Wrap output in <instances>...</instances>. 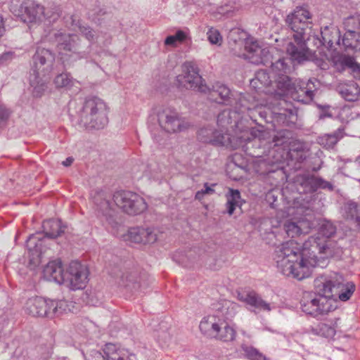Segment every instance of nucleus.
<instances>
[{
    "label": "nucleus",
    "instance_id": "nucleus-46",
    "mask_svg": "<svg viewBox=\"0 0 360 360\" xmlns=\"http://www.w3.org/2000/svg\"><path fill=\"white\" fill-rule=\"evenodd\" d=\"M345 26L349 27L350 25H354V27L359 31L360 30V15L357 16H351L347 18L345 22Z\"/></svg>",
    "mask_w": 360,
    "mask_h": 360
},
{
    "label": "nucleus",
    "instance_id": "nucleus-22",
    "mask_svg": "<svg viewBox=\"0 0 360 360\" xmlns=\"http://www.w3.org/2000/svg\"><path fill=\"white\" fill-rule=\"evenodd\" d=\"M25 311L33 316L51 318L49 300L41 297L30 298L25 304Z\"/></svg>",
    "mask_w": 360,
    "mask_h": 360
},
{
    "label": "nucleus",
    "instance_id": "nucleus-9",
    "mask_svg": "<svg viewBox=\"0 0 360 360\" xmlns=\"http://www.w3.org/2000/svg\"><path fill=\"white\" fill-rule=\"evenodd\" d=\"M11 11L22 22L27 24L39 23L45 19L51 22L58 18L57 11L49 15V13H45L44 6L34 0H25L18 10L12 6Z\"/></svg>",
    "mask_w": 360,
    "mask_h": 360
},
{
    "label": "nucleus",
    "instance_id": "nucleus-18",
    "mask_svg": "<svg viewBox=\"0 0 360 360\" xmlns=\"http://www.w3.org/2000/svg\"><path fill=\"white\" fill-rule=\"evenodd\" d=\"M78 37L75 34H60L57 37L58 49L61 58L64 59L63 55L65 53L63 51H68L71 53L69 55L72 60L87 58L86 52H77V41Z\"/></svg>",
    "mask_w": 360,
    "mask_h": 360
},
{
    "label": "nucleus",
    "instance_id": "nucleus-25",
    "mask_svg": "<svg viewBox=\"0 0 360 360\" xmlns=\"http://www.w3.org/2000/svg\"><path fill=\"white\" fill-rule=\"evenodd\" d=\"M223 316L220 311L216 314H211L203 317L200 322L199 328L200 332L205 336L213 338L216 332L219 328V325Z\"/></svg>",
    "mask_w": 360,
    "mask_h": 360
},
{
    "label": "nucleus",
    "instance_id": "nucleus-40",
    "mask_svg": "<svg viewBox=\"0 0 360 360\" xmlns=\"http://www.w3.org/2000/svg\"><path fill=\"white\" fill-rule=\"evenodd\" d=\"M338 62L343 70L350 69L354 77L360 79V65L356 63L353 57L342 55L340 56Z\"/></svg>",
    "mask_w": 360,
    "mask_h": 360
},
{
    "label": "nucleus",
    "instance_id": "nucleus-23",
    "mask_svg": "<svg viewBox=\"0 0 360 360\" xmlns=\"http://www.w3.org/2000/svg\"><path fill=\"white\" fill-rule=\"evenodd\" d=\"M300 185L306 193H314L318 189H323L329 191L334 190V186L329 181L321 177L311 174H304L300 176Z\"/></svg>",
    "mask_w": 360,
    "mask_h": 360
},
{
    "label": "nucleus",
    "instance_id": "nucleus-3",
    "mask_svg": "<svg viewBox=\"0 0 360 360\" xmlns=\"http://www.w3.org/2000/svg\"><path fill=\"white\" fill-rule=\"evenodd\" d=\"M111 195L100 191L93 196V201L98 213L105 219L107 225L116 231L120 223L117 220L114 205L129 215L140 214L146 210L148 205L144 198L129 191H118L112 195L114 204L110 202Z\"/></svg>",
    "mask_w": 360,
    "mask_h": 360
},
{
    "label": "nucleus",
    "instance_id": "nucleus-6",
    "mask_svg": "<svg viewBox=\"0 0 360 360\" xmlns=\"http://www.w3.org/2000/svg\"><path fill=\"white\" fill-rule=\"evenodd\" d=\"M105 103L97 97L89 98L79 111V124L86 129H102L108 123Z\"/></svg>",
    "mask_w": 360,
    "mask_h": 360
},
{
    "label": "nucleus",
    "instance_id": "nucleus-37",
    "mask_svg": "<svg viewBox=\"0 0 360 360\" xmlns=\"http://www.w3.org/2000/svg\"><path fill=\"white\" fill-rule=\"evenodd\" d=\"M71 26L73 30H76L81 33L88 41H94L97 39L96 32L89 25L82 23L79 20L75 18L74 16L70 17Z\"/></svg>",
    "mask_w": 360,
    "mask_h": 360
},
{
    "label": "nucleus",
    "instance_id": "nucleus-55",
    "mask_svg": "<svg viewBox=\"0 0 360 360\" xmlns=\"http://www.w3.org/2000/svg\"><path fill=\"white\" fill-rule=\"evenodd\" d=\"M277 113L280 114V115H286L285 113H284V112L283 113V112H277Z\"/></svg>",
    "mask_w": 360,
    "mask_h": 360
},
{
    "label": "nucleus",
    "instance_id": "nucleus-20",
    "mask_svg": "<svg viewBox=\"0 0 360 360\" xmlns=\"http://www.w3.org/2000/svg\"><path fill=\"white\" fill-rule=\"evenodd\" d=\"M236 297L240 302L259 311H270L271 310V304L263 300L262 297L254 290H238L237 291Z\"/></svg>",
    "mask_w": 360,
    "mask_h": 360
},
{
    "label": "nucleus",
    "instance_id": "nucleus-53",
    "mask_svg": "<svg viewBox=\"0 0 360 360\" xmlns=\"http://www.w3.org/2000/svg\"><path fill=\"white\" fill-rule=\"evenodd\" d=\"M56 11H57L58 13V17H59L60 16V11H59L58 8L54 7L51 11L49 10L48 8L47 9L45 8V13H49V15H51Z\"/></svg>",
    "mask_w": 360,
    "mask_h": 360
},
{
    "label": "nucleus",
    "instance_id": "nucleus-19",
    "mask_svg": "<svg viewBox=\"0 0 360 360\" xmlns=\"http://www.w3.org/2000/svg\"><path fill=\"white\" fill-rule=\"evenodd\" d=\"M198 139L214 146H228L231 144V135L221 130H214L212 127H204L198 132Z\"/></svg>",
    "mask_w": 360,
    "mask_h": 360
},
{
    "label": "nucleus",
    "instance_id": "nucleus-16",
    "mask_svg": "<svg viewBox=\"0 0 360 360\" xmlns=\"http://www.w3.org/2000/svg\"><path fill=\"white\" fill-rule=\"evenodd\" d=\"M158 231L154 227L136 226L130 228L124 237L131 243L152 244L158 240Z\"/></svg>",
    "mask_w": 360,
    "mask_h": 360
},
{
    "label": "nucleus",
    "instance_id": "nucleus-45",
    "mask_svg": "<svg viewBox=\"0 0 360 360\" xmlns=\"http://www.w3.org/2000/svg\"><path fill=\"white\" fill-rule=\"evenodd\" d=\"M247 356L251 359L252 360H265V357L262 356V354H259L255 349L254 348H246L245 349Z\"/></svg>",
    "mask_w": 360,
    "mask_h": 360
},
{
    "label": "nucleus",
    "instance_id": "nucleus-50",
    "mask_svg": "<svg viewBox=\"0 0 360 360\" xmlns=\"http://www.w3.org/2000/svg\"><path fill=\"white\" fill-rule=\"evenodd\" d=\"M176 40L174 35L168 36L165 41V45L174 46Z\"/></svg>",
    "mask_w": 360,
    "mask_h": 360
},
{
    "label": "nucleus",
    "instance_id": "nucleus-2",
    "mask_svg": "<svg viewBox=\"0 0 360 360\" xmlns=\"http://www.w3.org/2000/svg\"><path fill=\"white\" fill-rule=\"evenodd\" d=\"M342 276L335 274L327 278L320 276L314 281L315 293L305 295L301 301L304 312L314 316L322 315L333 310L332 300L338 297L348 300L354 291V285L345 284Z\"/></svg>",
    "mask_w": 360,
    "mask_h": 360
},
{
    "label": "nucleus",
    "instance_id": "nucleus-15",
    "mask_svg": "<svg viewBox=\"0 0 360 360\" xmlns=\"http://www.w3.org/2000/svg\"><path fill=\"white\" fill-rule=\"evenodd\" d=\"M245 50L246 58L253 64L271 67L276 59L274 56V52L276 51L274 48H262L255 41L246 42Z\"/></svg>",
    "mask_w": 360,
    "mask_h": 360
},
{
    "label": "nucleus",
    "instance_id": "nucleus-38",
    "mask_svg": "<svg viewBox=\"0 0 360 360\" xmlns=\"http://www.w3.org/2000/svg\"><path fill=\"white\" fill-rule=\"evenodd\" d=\"M335 322L333 321H327L326 322H321L311 328L314 334L323 336L326 338H332L335 334Z\"/></svg>",
    "mask_w": 360,
    "mask_h": 360
},
{
    "label": "nucleus",
    "instance_id": "nucleus-39",
    "mask_svg": "<svg viewBox=\"0 0 360 360\" xmlns=\"http://www.w3.org/2000/svg\"><path fill=\"white\" fill-rule=\"evenodd\" d=\"M226 212L229 215H232L236 210V207L241 206V197L238 190L229 188L228 193L226 195Z\"/></svg>",
    "mask_w": 360,
    "mask_h": 360
},
{
    "label": "nucleus",
    "instance_id": "nucleus-10",
    "mask_svg": "<svg viewBox=\"0 0 360 360\" xmlns=\"http://www.w3.org/2000/svg\"><path fill=\"white\" fill-rule=\"evenodd\" d=\"M156 116L160 127L168 133L181 131L189 127V123L179 113L170 107L157 110Z\"/></svg>",
    "mask_w": 360,
    "mask_h": 360
},
{
    "label": "nucleus",
    "instance_id": "nucleus-8",
    "mask_svg": "<svg viewBox=\"0 0 360 360\" xmlns=\"http://www.w3.org/2000/svg\"><path fill=\"white\" fill-rule=\"evenodd\" d=\"M290 56L276 58L271 66V72L273 75V79H275V85L281 91H285L291 85V79L289 76L295 68V63H300L307 59L309 54V50L305 52L304 59L298 60L294 58L292 55L287 51Z\"/></svg>",
    "mask_w": 360,
    "mask_h": 360
},
{
    "label": "nucleus",
    "instance_id": "nucleus-49",
    "mask_svg": "<svg viewBox=\"0 0 360 360\" xmlns=\"http://www.w3.org/2000/svg\"><path fill=\"white\" fill-rule=\"evenodd\" d=\"M205 195H212L214 193V190L209 185L208 183L204 184V188L200 190Z\"/></svg>",
    "mask_w": 360,
    "mask_h": 360
},
{
    "label": "nucleus",
    "instance_id": "nucleus-11",
    "mask_svg": "<svg viewBox=\"0 0 360 360\" xmlns=\"http://www.w3.org/2000/svg\"><path fill=\"white\" fill-rule=\"evenodd\" d=\"M235 108L233 111L230 109L224 110L217 116V125L224 132L228 133L229 128L237 127L240 114H245L252 110L247 98L241 94H239L238 102L236 103Z\"/></svg>",
    "mask_w": 360,
    "mask_h": 360
},
{
    "label": "nucleus",
    "instance_id": "nucleus-31",
    "mask_svg": "<svg viewBox=\"0 0 360 360\" xmlns=\"http://www.w3.org/2000/svg\"><path fill=\"white\" fill-rule=\"evenodd\" d=\"M51 318L67 312H74L75 303L66 300H49Z\"/></svg>",
    "mask_w": 360,
    "mask_h": 360
},
{
    "label": "nucleus",
    "instance_id": "nucleus-44",
    "mask_svg": "<svg viewBox=\"0 0 360 360\" xmlns=\"http://www.w3.org/2000/svg\"><path fill=\"white\" fill-rule=\"evenodd\" d=\"M288 131H280L274 138L276 146L283 145L287 142Z\"/></svg>",
    "mask_w": 360,
    "mask_h": 360
},
{
    "label": "nucleus",
    "instance_id": "nucleus-29",
    "mask_svg": "<svg viewBox=\"0 0 360 360\" xmlns=\"http://www.w3.org/2000/svg\"><path fill=\"white\" fill-rule=\"evenodd\" d=\"M281 96L290 94L293 100L302 103H309L313 100L314 91L304 86H292L285 91H281Z\"/></svg>",
    "mask_w": 360,
    "mask_h": 360
},
{
    "label": "nucleus",
    "instance_id": "nucleus-35",
    "mask_svg": "<svg viewBox=\"0 0 360 360\" xmlns=\"http://www.w3.org/2000/svg\"><path fill=\"white\" fill-rule=\"evenodd\" d=\"M89 20L96 25H101L105 20L111 16L110 12L107 11L105 7L100 5H95L92 8L89 9L87 13Z\"/></svg>",
    "mask_w": 360,
    "mask_h": 360
},
{
    "label": "nucleus",
    "instance_id": "nucleus-30",
    "mask_svg": "<svg viewBox=\"0 0 360 360\" xmlns=\"http://www.w3.org/2000/svg\"><path fill=\"white\" fill-rule=\"evenodd\" d=\"M309 229V223L304 220L297 221L288 220L284 224V229L288 236L291 238L308 233Z\"/></svg>",
    "mask_w": 360,
    "mask_h": 360
},
{
    "label": "nucleus",
    "instance_id": "nucleus-43",
    "mask_svg": "<svg viewBox=\"0 0 360 360\" xmlns=\"http://www.w3.org/2000/svg\"><path fill=\"white\" fill-rule=\"evenodd\" d=\"M207 39L211 44L219 45L221 44L222 41V37L217 29L213 27L210 28L207 32Z\"/></svg>",
    "mask_w": 360,
    "mask_h": 360
},
{
    "label": "nucleus",
    "instance_id": "nucleus-51",
    "mask_svg": "<svg viewBox=\"0 0 360 360\" xmlns=\"http://www.w3.org/2000/svg\"><path fill=\"white\" fill-rule=\"evenodd\" d=\"M5 32V28L4 25V18L2 15H0V37L3 36Z\"/></svg>",
    "mask_w": 360,
    "mask_h": 360
},
{
    "label": "nucleus",
    "instance_id": "nucleus-14",
    "mask_svg": "<svg viewBox=\"0 0 360 360\" xmlns=\"http://www.w3.org/2000/svg\"><path fill=\"white\" fill-rule=\"evenodd\" d=\"M87 277L86 266L77 261H72L65 273V279L63 283H65L73 290L82 289L86 286Z\"/></svg>",
    "mask_w": 360,
    "mask_h": 360
},
{
    "label": "nucleus",
    "instance_id": "nucleus-48",
    "mask_svg": "<svg viewBox=\"0 0 360 360\" xmlns=\"http://www.w3.org/2000/svg\"><path fill=\"white\" fill-rule=\"evenodd\" d=\"M174 36L176 41H180V42L184 41L186 38V35L185 32L181 30H178L175 33V34H174Z\"/></svg>",
    "mask_w": 360,
    "mask_h": 360
},
{
    "label": "nucleus",
    "instance_id": "nucleus-24",
    "mask_svg": "<svg viewBox=\"0 0 360 360\" xmlns=\"http://www.w3.org/2000/svg\"><path fill=\"white\" fill-rule=\"evenodd\" d=\"M234 94L225 85L217 83L212 89L209 91V98L218 103L226 105H232L233 101L238 102L239 95H236L238 98H233Z\"/></svg>",
    "mask_w": 360,
    "mask_h": 360
},
{
    "label": "nucleus",
    "instance_id": "nucleus-26",
    "mask_svg": "<svg viewBox=\"0 0 360 360\" xmlns=\"http://www.w3.org/2000/svg\"><path fill=\"white\" fill-rule=\"evenodd\" d=\"M103 354L95 352V357L98 360H129V352L123 349L118 348L115 345L108 343L103 348Z\"/></svg>",
    "mask_w": 360,
    "mask_h": 360
},
{
    "label": "nucleus",
    "instance_id": "nucleus-5",
    "mask_svg": "<svg viewBox=\"0 0 360 360\" xmlns=\"http://www.w3.org/2000/svg\"><path fill=\"white\" fill-rule=\"evenodd\" d=\"M55 55L49 49L38 48L32 57L30 83L33 87V94L39 97L46 89L49 75L53 70Z\"/></svg>",
    "mask_w": 360,
    "mask_h": 360
},
{
    "label": "nucleus",
    "instance_id": "nucleus-54",
    "mask_svg": "<svg viewBox=\"0 0 360 360\" xmlns=\"http://www.w3.org/2000/svg\"><path fill=\"white\" fill-rule=\"evenodd\" d=\"M205 195L202 193V191H198L195 195V198L198 200H202L204 198Z\"/></svg>",
    "mask_w": 360,
    "mask_h": 360
},
{
    "label": "nucleus",
    "instance_id": "nucleus-21",
    "mask_svg": "<svg viewBox=\"0 0 360 360\" xmlns=\"http://www.w3.org/2000/svg\"><path fill=\"white\" fill-rule=\"evenodd\" d=\"M321 39L316 35L311 36V40L316 41L317 47L325 46L328 49H335V45L340 46V31L335 27L326 26L321 30Z\"/></svg>",
    "mask_w": 360,
    "mask_h": 360
},
{
    "label": "nucleus",
    "instance_id": "nucleus-17",
    "mask_svg": "<svg viewBox=\"0 0 360 360\" xmlns=\"http://www.w3.org/2000/svg\"><path fill=\"white\" fill-rule=\"evenodd\" d=\"M265 70H259L255 74V77L250 81V85L258 91L266 94H274L281 97V90L275 85V79Z\"/></svg>",
    "mask_w": 360,
    "mask_h": 360
},
{
    "label": "nucleus",
    "instance_id": "nucleus-41",
    "mask_svg": "<svg viewBox=\"0 0 360 360\" xmlns=\"http://www.w3.org/2000/svg\"><path fill=\"white\" fill-rule=\"evenodd\" d=\"M56 86L58 88H66L71 89L72 87L75 86V92L79 91V82L72 79V78L67 73H62L56 77L54 79Z\"/></svg>",
    "mask_w": 360,
    "mask_h": 360
},
{
    "label": "nucleus",
    "instance_id": "nucleus-56",
    "mask_svg": "<svg viewBox=\"0 0 360 360\" xmlns=\"http://www.w3.org/2000/svg\"><path fill=\"white\" fill-rule=\"evenodd\" d=\"M250 154H251L252 156H255V154H252V153H250Z\"/></svg>",
    "mask_w": 360,
    "mask_h": 360
},
{
    "label": "nucleus",
    "instance_id": "nucleus-34",
    "mask_svg": "<svg viewBox=\"0 0 360 360\" xmlns=\"http://www.w3.org/2000/svg\"><path fill=\"white\" fill-rule=\"evenodd\" d=\"M344 129L339 128L331 134H326L319 136L318 143L326 149H331L344 137Z\"/></svg>",
    "mask_w": 360,
    "mask_h": 360
},
{
    "label": "nucleus",
    "instance_id": "nucleus-42",
    "mask_svg": "<svg viewBox=\"0 0 360 360\" xmlns=\"http://www.w3.org/2000/svg\"><path fill=\"white\" fill-rule=\"evenodd\" d=\"M250 134L251 137L248 136L245 139L247 144L248 145L252 143V145H255L259 143L260 141L264 139L265 132L256 128H252Z\"/></svg>",
    "mask_w": 360,
    "mask_h": 360
},
{
    "label": "nucleus",
    "instance_id": "nucleus-36",
    "mask_svg": "<svg viewBox=\"0 0 360 360\" xmlns=\"http://www.w3.org/2000/svg\"><path fill=\"white\" fill-rule=\"evenodd\" d=\"M359 205L354 201H348L343 206V216L354 221L356 226L360 228Z\"/></svg>",
    "mask_w": 360,
    "mask_h": 360
},
{
    "label": "nucleus",
    "instance_id": "nucleus-4",
    "mask_svg": "<svg viewBox=\"0 0 360 360\" xmlns=\"http://www.w3.org/2000/svg\"><path fill=\"white\" fill-rule=\"evenodd\" d=\"M311 19L312 14L304 6L296 7L286 16L285 23L294 32V41L288 44L286 51L295 59H304L305 52L309 50L307 41H311Z\"/></svg>",
    "mask_w": 360,
    "mask_h": 360
},
{
    "label": "nucleus",
    "instance_id": "nucleus-32",
    "mask_svg": "<svg viewBox=\"0 0 360 360\" xmlns=\"http://www.w3.org/2000/svg\"><path fill=\"white\" fill-rule=\"evenodd\" d=\"M345 27L347 31L342 39V46L346 50L349 49H355L357 48L358 42L360 40L359 32L354 25L345 26Z\"/></svg>",
    "mask_w": 360,
    "mask_h": 360
},
{
    "label": "nucleus",
    "instance_id": "nucleus-27",
    "mask_svg": "<svg viewBox=\"0 0 360 360\" xmlns=\"http://www.w3.org/2000/svg\"><path fill=\"white\" fill-rule=\"evenodd\" d=\"M43 274L46 280L54 281L57 283H63L65 279V273L63 272L61 262L59 260L49 262L44 267Z\"/></svg>",
    "mask_w": 360,
    "mask_h": 360
},
{
    "label": "nucleus",
    "instance_id": "nucleus-33",
    "mask_svg": "<svg viewBox=\"0 0 360 360\" xmlns=\"http://www.w3.org/2000/svg\"><path fill=\"white\" fill-rule=\"evenodd\" d=\"M138 271L136 270H126L122 273L119 284L125 288H129L131 290H137L140 288L138 281Z\"/></svg>",
    "mask_w": 360,
    "mask_h": 360
},
{
    "label": "nucleus",
    "instance_id": "nucleus-52",
    "mask_svg": "<svg viewBox=\"0 0 360 360\" xmlns=\"http://www.w3.org/2000/svg\"><path fill=\"white\" fill-rule=\"evenodd\" d=\"M74 161V158H72V157H68V158H66L65 160H64L62 164L63 165H64L65 167H68L70 165H71L72 164Z\"/></svg>",
    "mask_w": 360,
    "mask_h": 360
},
{
    "label": "nucleus",
    "instance_id": "nucleus-7",
    "mask_svg": "<svg viewBox=\"0 0 360 360\" xmlns=\"http://www.w3.org/2000/svg\"><path fill=\"white\" fill-rule=\"evenodd\" d=\"M44 237L41 233L31 235L27 240L26 246L32 255L41 257L46 252L47 238H56L65 231V226H62L61 221L58 219H48L43 222Z\"/></svg>",
    "mask_w": 360,
    "mask_h": 360
},
{
    "label": "nucleus",
    "instance_id": "nucleus-13",
    "mask_svg": "<svg viewBox=\"0 0 360 360\" xmlns=\"http://www.w3.org/2000/svg\"><path fill=\"white\" fill-rule=\"evenodd\" d=\"M237 307L238 305L235 302L229 300L224 301L221 309L223 317L219 325L220 327H219V328L216 332L217 334H215L213 337L214 339L226 342L235 340L236 330L228 323V320L235 316Z\"/></svg>",
    "mask_w": 360,
    "mask_h": 360
},
{
    "label": "nucleus",
    "instance_id": "nucleus-1",
    "mask_svg": "<svg viewBox=\"0 0 360 360\" xmlns=\"http://www.w3.org/2000/svg\"><path fill=\"white\" fill-rule=\"evenodd\" d=\"M335 232L333 224L326 221L321 224L318 236H310L302 244L290 240L277 245L273 258L278 271L301 281L311 276V268L326 267L331 251L325 238L332 237Z\"/></svg>",
    "mask_w": 360,
    "mask_h": 360
},
{
    "label": "nucleus",
    "instance_id": "nucleus-47",
    "mask_svg": "<svg viewBox=\"0 0 360 360\" xmlns=\"http://www.w3.org/2000/svg\"><path fill=\"white\" fill-rule=\"evenodd\" d=\"M10 115V111L6 108V106L0 103V122L6 120Z\"/></svg>",
    "mask_w": 360,
    "mask_h": 360
},
{
    "label": "nucleus",
    "instance_id": "nucleus-28",
    "mask_svg": "<svg viewBox=\"0 0 360 360\" xmlns=\"http://www.w3.org/2000/svg\"><path fill=\"white\" fill-rule=\"evenodd\" d=\"M337 91L345 101L354 102L360 99V86L353 81L339 84Z\"/></svg>",
    "mask_w": 360,
    "mask_h": 360
},
{
    "label": "nucleus",
    "instance_id": "nucleus-12",
    "mask_svg": "<svg viewBox=\"0 0 360 360\" xmlns=\"http://www.w3.org/2000/svg\"><path fill=\"white\" fill-rule=\"evenodd\" d=\"M179 85L187 89L206 92L207 86L203 84V79L199 75L196 64L193 62H186L181 66V73L176 77Z\"/></svg>",
    "mask_w": 360,
    "mask_h": 360
}]
</instances>
